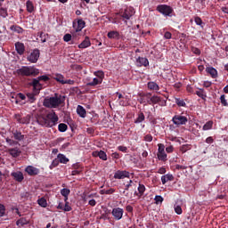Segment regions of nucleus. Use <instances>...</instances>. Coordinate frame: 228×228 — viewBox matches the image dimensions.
Segmentation results:
<instances>
[{"mask_svg":"<svg viewBox=\"0 0 228 228\" xmlns=\"http://www.w3.org/2000/svg\"><path fill=\"white\" fill-rule=\"evenodd\" d=\"M172 122L175 126H186L188 124V118L183 114H176L172 118Z\"/></svg>","mask_w":228,"mask_h":228,"instance_id":"20e7f679","label":"nucleus"},{"mask_svg":"<svg viewBox=\"0 0 228 228\" xmlns=\"http://www.w3.org/2000/svg\"><path fill=\"white\" fill-rule=\"evenodd\" d=\"M53 79L57 81V83H61V85H65V77L60 73H56Z\"/></svg>","mask_w":228,"mask_h":228,"instance_id":"a878e982","label":"nucleus"},{"mask_svg":"<svg viewBox=\"0 0 228 228\" xmlns=\"http://www.w3.org/2000/svg\"><path fill=\"white\" fill-rule=\"evenodd\" d=\"M26 6H27V12H28V13H33V12H35V5H33V2L29 0L27 1Z\"/></svg>","mask_w":228,"mask_h":228,"instance_id":"f704fd0d","label":"nucleus"},{"mask_svg":"<svg viewBox=\"0 0 228 228\" xmlns=\"http://www.w3.org/2000/svg\"><path fill=\"white\" fill-rule=\"evenodd\" d=\"M194 22L197 24V26H200V28H204V22L202 21V19L199 16L194 17Z\"/></svg>","mask_w":228,"mask_h":228,"instance_id":"09e8293b","label":"nucleus"},{"mask_svg":"<svg viewBox=\"0 0 228 228\" xmlns=\"http://www.w3.org/2000/svg\"><path fill=\"white\" fill-rule=\"evenodd\" d=\"M11 177L13 178L16 183H22L24 181V174H22L21 171L12 172Z\"/></svg>","mask_w":228,"mask_h":228,"instance_id":"2eb2a0df","label":"nucleus"},{"mask_svg":"<svg viewBox=\"0 0 228 228\" xmlns=\"http://www.w3.org/2000/svg\"><path fill=\"white\" fill-rule=\"evenodd\" d=\"M191 53H193V54H197L199 56V55H200V49H199L195 46H192L191 47Z\"/></svg>","mask_w":228,"mask_h":228,"instance_id":"e2e57ef3","label":"nucleus"},{"mask_svg":"<svg viewBox=\"0 0 228 228\" xmlns=\"http://www.w3.org/2000/svg\"><path fill=\"white\" fill-rule=\"evenodd\" d=\"M37 123H39L40 126H45V127H47V117L45 116H39L37 118Z\"/></svg>","mask_w":228,"mask_h":228,"instance_id":"c756f323","label":"nucleus"},{"mask_svg":"<svg viewBox=\"0 0 228 228\" xmlns=\"http://www.w3.org/2000/svg\"><path fill=\"white\" fill-rule=\"evenodd\" d=\"M18 76H22L26 77H35L40 74V69L33 66H22L20 69L16 70Z\"/></svg>","mask_w":228,"mask_h":228,"instance_id":"f03ea898","label":"nucleus"},{"mask_svg":"<svg viewBox=\"0 0 228 228\" xmlns=\"http://www.w3.org/2000/svg\"><path fill=\"white\" fill-rule=\"evenodd\" d=\"M157 12L165 15V17H172V13H174V9L170 7V5L167 4H159L157 6Z\"/></svg>","mask_w":228,"mask_h":228,"instance_id":"7ed1b4c3","label":"nucleus"},{"mask_svg":"<svg viewBox=\"0 0 228 228\" xmlns=\"http://www.w3.org/2000/svg\"><path fill=\"white\" fill-rule=\"evenodd\" d=\"M190 144H183L182 147H181V151L182 152H186L187 151H190Z\"/></svg>","mask_w":228,"mask_h":228,"instance_id":"0e129e2a","label":"nucleus"},{"mask_svg":"<svg viewBox=\"0 0 228 228\" xmlns=\"http://www.w3.org/2000/svg\"><path fill=\"white\" fill-rule=\"evenodd\" d=\"M148 90H151L153 92H159V85H158L154 81H151L147 83Z\"/></svg>","mask_w":228,"mask_h":228,"instance_id":"412c9836","label":"nucleus"},{"mask_svg":"<svg viewBox=\"0 0 228 228\" xmlns=\"http://www.w3.org/2000/svg\"><path fill=\"white\" fill-rule=\"evenodd\" d=\"M144 142H152V135L148 134L144 136Z\"/></svg>","mask_w":228,"mask_h":228,"instance_id":"338daca9","label":"nucleus"},{"mask_svg":"<svg viewBox=\"0 0 228 228\" xmlns=\"http://www.w3.org/2000/svg\"><path fill=\"white\" fill-rule=\"evenodd\" d=\"M57 159H59V163H62L63 165H67L69 161V158H66V156L61 153L58 154Z\"/></svg>","mask_w":228,"mask_h":228,"instance_id":"473e14b6","label":"nucleus"},{"mask_svg":"<svg viewBox=\"0 0 228 228\" xmlns=\"http://www.w3.org/2000/svg\"><path fill=\"white\" fill-rule=\"evenodd\" d=\"M10 29H11V31H14L15 33H19V34L24 32V28H20V27H19V26H17V25H12V26H11V27H10Z\"/></svg>","mask_w":228,"mask_h":228,"instance_id":"e433bc0d","label":"nucleus"},{"mask_svg":"<svg viewBox=\"0 0 228 228\" xmlns=\"http://www.w3.org/2000/svg\"><path fill=\"white\" fill-rule=\"evenodd\" d=\"M137 190L139 191V195L142 197V195L145 193V190H146L145 185L139 183Z\"/></svg>","mask_w":228,"mask_h":228,"instance_id":"603ef678","label":"nucleus"},{"mask_svg":"<svg viewBox=\"0 0 228 228\" xmlns=\"http://www.w3.org/2000/svg\"><path fill=\"white\" fill-rule=\"evenodd\" d=\"M196 95H198V97H200V99H202L203 101H206V99L208 98V94H206V90L204 89H200L199 91H196Z\"/></svg>","mask_w":228,"mask_h":228,"instance_id":"2f4dec72","label":"nucleus"},{"mask_svg":"<svg viewBox=\"0 0 228 228\" xmlns=\"http://www.w3.org/2000/svg\"><path fill=\"white\" fill-rule=\"evenodd\" d=\"M37 204L41 206V208H47V200L41 198L37 200Z\"/></svg>","mask_w":228,"mask_h":228,"instance_id":"49530a36","label":"nucleus"},{"mask_svg":"<svg viewBox=\"0 0 228 228\" xmlns=\"http://www.w3.org/2000/svg\"><path fill=\"white\" fill-rule=\"evenodd\" d=\"M13 138L16 140V142H22L24 141V134H22V132L16 130L12 132Z\"/></svg>","mask_w":228,"mask_h":228,"instance_id":"5701e85b","label":"nucleus"},{"mask_svg":"<svg viewBox=\"0 0 228 228\" xmlns=\"http://www.w3.org/2000/svg\"><path fill=\"white\" fill-rule=\"evenodd\" d=\"M175 212L176 215H183V208L179 205H175Z\"/></svg>","mask_w":228,"mask_h":228,"instance_id":"6e6d98bb","label":"nucleus"},{"mask_svg":"<svg viewBox=\"0 0 228 228\" xmlns=\"http://www.w3.org/2000/svg\"><path fill=\"white\" fill-rule=\"evenodd\" d=\"M63 211L69 212L72 211V207L69 206V202L66 200L65 206L63 207Z\"/></svg>","mask_w":228,"mask_h":228,"instance_id":"052dcab7","label":"nucleus"},{"mask_svg":"<svg viewBox=\"0 0 228 228\" xmlns=\"http://www.w3.org/2000/svg\"><path fill=\"white\" fill-rule=\"evenodd\" d=\"M60 165V159L57 158L53 160L52 164L50 165L49 168L50 170H53V168H56Z\"/></svg>","mask_w":228,"mask_h":228,"instance_id":"3c124183","label":"nucleus"},{"mask_svg":"<svg viewBox=\"0 0 228 228\" xmlns=\"http://www.w3.org/2000/svg\"><path fill=\"white\" fill-rule=\"evenodd\" d=\"M5 142L8 143V145H10L11 147H15V145H19V142L15 141L13 139H10L9 137H7L5 139Z\"/></svg>","mask_w":228,"mask_h":228,"instance_id":"c03bdc74","label":"nucleus"},{"mask_svg":"<svg viewBox=\"0 0 228 228\" xmlns=\"http://www.w3.org/2000/svg\"><path fill=\"white\" fill-rule=\"evenodd\" d=\"M133 180H130L128 182V183L126 185H125V191H123V195H125V197H127L129 195V193L126 192L129 191V188H131L133 185Z\"/></svg>","mask_w":228,"mask_h":228,"instance_id":"a18cd8bd","label":"nucleus"},{"mask_svg":"<svg viewBox=\"0 0 228 228\" xmlns=\"http://www.w3.org/2000/svg\"><path fill=\"white\" fill-rule=\"evenodd\" d=\"M27 97L28 99V102L31 104L37 101V98L35 97L37 94L35 93H27Z\"/></svg>","mask_w":228,"mask_h":228,"instance_id":"a19ab883","label":"nucleus"},{"mask_svg":"<svg viewBox=\"0 0 228 228\" xmlns=\"http://www.w3.org/2000/svg\"><path fill=\"white\" fill-rule=\"evenodd\" d=\"M119 15L122 17L123 20H125V23L127 24V20H129V19L134 15V9L133 7H128L120 12Z\"/></svg>","mask_w":228,"mask_h":228,"instance_id":"0eeeda50","label":"nucleus"},{"mask_svg":"<svg viewBox=\"0 0 228 228\" xmlns=\"http://www.w3.org/2000/svg\"><path fill=\"white\" fill-rule=\"evenodd\" d=\"M131 173L126 170H118L114 173V179H129Z\"/></svg>","mask_w":228,"mask_h":228,"instance_id":"9d476101","label":"nucleus"},{"mask_svg":"<svg viewBox=\"0 0 228 228\" xmlns=\"http://www.w3.org/2000/svg\"><path fill=\"white\" fill-rule=\"evenodd\" d=\"M37 37H39V38L43 44H45V42H47V37H49V35L44 34V32H39L37 34Z\"/></svg>","mask_w":228,"mask_h":228,"instance_id":"37998d69","label":"nucleus"},{"mask_svg":"<svg viewBox=\"0 0 228 228\" xmlns=\"http://www.w3.org/2000/svg\"><path fill=\"white\" fill-rule=\"evenodd\" d=\"M168 181H174V175L167 174L161 176V183L162 184H167Z\"/></svg>","mask_w":228,"mask_h":228,"instance_id":"393cba45","label":"nucleus"},{"mask_svg":"<svg viewBox=\"0 0 228 228\" xmlns=\"http://www.w3.org/2000/svg\"><path fill=\"white\" fill-rule=\"evenodd\" d=\"M64 42H70L72 40V35L70 34H66L63 37Z\"/></svg>","mask_w":228,"mask_h":228,"instance_id":"680f3d73","label":"nucleus"},{"mask_svg":"<svg viewBox=\"0 0 228 228\" xmlns=\"http://www.w3.org/2000/svg\"><path fill=\"white\" fill-rule=\"evenodd\" d=\"M47 118V127H54V126L58 125V120H60V118H58V115H56V112L52 111L46 115Z\"/></svg>","mask_w":228,"mask_h":228,"instance_id":"423d86ee","label":"nucleus"},{"mask_svg":"<svg viewBox=\"0 0 228 228\" xmlns=\"http://www.w3.org/2000/svg\"><path fill=\"white\" fill-rule=\"evenodd\" d=\"M175 104H177V106H179L180 108H186V102H184V100L181 99V98H175Z\"/></svg>","mask_w":228,"mask_h":228,"instance_id":"58836bf2","label":"nucleus"},{"mask_svg":"<svg viewBox=\"0 0 228 228\" xmlns=\"http://www.w3.org/2000/svg\"><path fill=\"white\" fill-rule=\"evenodd\" d=\"M61 104H65V96L55 94L54 96L46 97L43 102L45 108H60Z\"/></svg>","mask_w":228,"mask_h":228,"instance_id":"f257e3e1","label":"nucleus"},{"mask_svg":"<svg viewBox=\"0 0 228 228\" xmlns=\"http://www.w3.org/2000/svg\"><path fill=\"white\" fill-rule=\"evenodd\" d=\"M37 79L39 81H44L45 83V82L49 81L50 78H49V77H47V75H43V76L38 77Z\"/></svg>","mask_w":228,"mask_h":228,"instance_id":"13d9d810","label":"nucleus"},{"mask_svg":"<svg viewBox=\"0 0 228 228\" xmlns=\"http://www.w3.org/2000/svg\"><path fill=\"white\" fill-rule=\"evenodd\" d=\"M5 211H6V208L4 207V205L0 204V217L4 216Z\"/></svg>","mask_w":228,"mask_h":228,"instance_id":"bf43d9fd","label":"nucleus"},{"mask_svg":"<svg viewBox=\"0 0 228 228\" xmlns=\"http://www.w3.org/2000/svg\"><path fill=\"white\" fill-rule=\"evenodd\" d=\"M208 74H209L211 76V77H213L214 79L218 77V71L216 70V69L213 68V67H208L206 69Z\"/></svg>","mask_w":228,"mask_h":228,"instance_id":"b1692460","label":"nucleus"},{"mask_svg":"<svg viewBox=\"0 0 228 228\" xmlns=\"http://www.w3.org/2000/svg\"><path fill=\"white\" fill-rule=\"evenodd\" d=\"M161 101V98L158 95H151L148 101V104H158Z\"/></svg>","mask_w":228,"mask_h":228,"instance_id":"cd10ccee","label":"nucleus"},{"mask_svg":"<svg viewBox=\"0 0 228 228\" xmlns=\"http://www.w3.org/2000/svg\"><path fill=\"white\" fill-rule=\"evenodd\" d=\"M14 45L15 51L20 56H22L26 53V45H24V43L16 42Z\"/></svg>","mask_w":228,"mask_h":228,"instance_id":"4468645a","label":"nucleus"},{"mask_svg":"<svg viewBox=\"0 0 228 228\" xmlns=\"http://www.w3.org/2000/svg\"><path fill=\"white\" fill-rule=\"evenodd\" d=\"M108 38H115L116 40H118L120 38V33L116 30L110 31L107 34Z\"/></svg>","mask_w":228,"mask_h":228,"instance_id":"bb28decb","label":"nucleus"},{"mask_svg":"<svg viewBox=\"0 0 228 228\" xmlns=\"http://www.w3.org/2000/svg\"><path fill=\"white\" fill-rule=\"evenodd\" d=\"M158 147H159L158 152H165V144H163V143H159V144H158Z\"/></svg>","mask_w":228,"mask_h":228,"instance_id":"69168bd1","label":"nucleus"},{"mask_svg":"<svg viewBox=\"0 0 228 228\" xmlns=\"http://www.w3.org/2000/svg\"><path fill=\"white\" fill-rule=\"evenodd\" d=\"M136 65L138 67H149V59L145 57H138L136 59Z\"/></svg>","mask_w":228,"mask_h":228,"instance_id":"a211bd4d","label":"nucleus"},{"mask_svg":"<svg viewBox=\"0 0 228 228\" xmlns=\"http://www.w3.org/2000/svg\"><path fill=\"white\" fill-rule=\"evenodd\" d=\"M90 45H92L90 37H86L85 40L80 45H78V49H86V47H90Z\"/></svg>","mask_w":228,"mask_h":228,"instance_id":"4be33fe9","label":"nucleus"},{"mask_svg":"<svg viewBox=\"0 0 228 228\" xmlns=\"http://www.w3.org/2000/svg\"><path fill=\"white\" fill-rule=\"evenodd\" d=\"M85 26H86V22L83 20V19H78L76 24V21H73V28L76 30V33H79V31H83Z\"/></svg>","mask_w":228,"mask_h":228,"instance_id":"9b49d317","label":"nucleus"},{"mask_svg":"<svg viewBox=\"0 0 228 228\" xmlns=\"http://www.w3.org/2000/svg\"><path fill=\"white\" fill-rule=\"evenodd\" d=\"M92 156L93 158H100L102 161H108V155L102 150L93 151Z\"/></svg>","mask_w":228,"mask_h":228,"instance_id":"ddd939ff","label":"nucleus"},{"mask_svg":"<svg viewBox=\"0 0 228 228\" xmlns=\"http://www.w3.org/2000/svg\"><path fill=\"white\" fill-rule=\"evenodd\" d=\"M0 17H3L4 19H5V17H8V10L3 7L0 8Z\"/></svg>","mask_w":228,"mask_h":228,"instance_id":"5fc2aeb1","label":"nucleus"},{"mask_svg":"<svg viewBox=\"0 0 228 228\" xmlns=\"http://www.w3.org/2000/svg\"><path fill=\"white\" fill-rule=\"evenodd\" d=\"M61 195H62V197H64V200L65 202H67V200H69V195H70V190L64 188L61 190Z\"/></svg>","mask_w":228,"mask_h":228,"instance_id":"7c9ffc66","label":"nucleus"},{"mask_svg":"<svg viewBox=\"0 0 228 228\" xmlns=\"http://www.w3.org/2000/svg\"><path fill=\"white\" fill-rule=\"evenodd\" d=\"M15 120L18 122V124H25L28 125L29 122H31V115H26L25 117L22 118L20 114H15L14 115Z\"/></svg>","mask_w":228,"mask_h":228,"instance_id":"1a4fd4ad","label":"nucleus"},{"mask_svg":"<svg viewBox=\"0 0 228 228\" xmlns=\"http://www.w3.org/2000/svg\"><path fill=\"white\" fill-rule=\"evenodd\" d=\"M94 75L96 76V79L98 81L102 83V81L104 80V71L102 70L94 71Z\"/></svg>","mask_w":228,"mask_h":228,"instance_id":"c85d7f7f","label":"nucleus"},{"mask_svg":"<svg viewBox=\"0 0 228 228\" xmlns=\"http://www.w3.org/2000/svg\"><path fill=\"white\" fill-rule=\"evenodd\" d=\"M39 59L40 50L38 48L31 50V52L27 54V61H28L29 63H37Z\"/></svg>","mask_w":228,"mask_h":228,"instance_id":"39448f33","label":"nucleus"},{"mask_svg":"<svg viewBox=\"0 0 228 228\" xmlns=\"http://www.w3.org/2000/svg\"><path fill=\"white\" fill-rule=\"evenodd\" d=\"M58 129H59L60 133H65V131H67V129H69V126H67V124L61 123L58 126Z\"/></svg>","mask_w":228,"mask_h":228,"instance_id":"de8ad7c7","label":"nucleus"},{"mask_svg":"<svg viewBox=\"0 0 228 228\" xmlns=\"http://www.w3.org/2000/svg\"><path fill=\"white\" fill-rule=\"evenodd\" d=\"M203 131H209L210 129H213V121L209 120L202 127Z\"/></svg>","mask_w":228,"mask_h":228,"instance_id":"79ce46f5","label":"nucleus"},{"mask_svg":"<svg viewBox=\"0 0 228 228\" xmlns=\"http://www.w3.org/2000/svg\"><path fill=\"white\" fill-rule=\"evenodd\" d=\"M97 85H102V82H100V80L97 79V77L93 78L91 82H86V86H97Z\"/></svg>","mask_w":228,"mask_h":228,"instance_id":"72a5a7b5","label":"nucleus"},{"mask_svg":"<svg viewBox=\"0 0 228 228\" xmlns=\"http://www.w3.org/2000/svg\"><path fill=\"white\" fill-rule=\"evenodd\" d=\"M30 86H33V91L37 92V94L42 90V84H40V80L38 78H33L30 83Z\"/></svg>","mask_w":228,"mask_h":228,"instance_id":"f3484780","label":"nucleus"},{"mask_svg":"<svg viewBox=\"0 0 228 228\" xmlns=\"http://www.w3.org/2000/svg\"><path fill=\"white\" fill-rule=\"evenodd\" d=\"M118 151H120L121 152H127V147L126 146H118Z\"/></svg>","mask_w":228,"mask_h":228,"instance_id":"774afa93","label":"nucleus"},{"mask_svg":"<svg viewBox=\"0 0 228 228\" xmlns=\"http://www.w3.org/2000/svg\"><path fill=\"white\" fill-rule=\"evenodd\" d=\"M25 172L31 176H35V175H38V174H40V169L33 167V166H28L25 168Z\"/></svg>","mask_w":228,"mask_h":228,"instance_id":"dca6fc26","label":"nucleus"},{"mask_svg":"<svg viewBox=\"0 0 228 228\" xmlns=\"http://www.w3.org/2000/svg\"><path fill=\"white\" fill-rule=\"evenodd\" d=\"M77 113L81 118H86V110L81 105H77Z\"/></svg>","mask_w":228,"mask_h":228,"instance_id":"aec40b11","label":"nucleus"},{"mask_svg":"<svg viewBox=\"0 0 228 228\" xmlns=\"http://www.w3.org/2000/svg\"><path fill=\"white\" fill-rule=\"evenodd\" d=\"M28 224H29V221L26 217H21L16 222V225H20L21 227L28 225Z\"/></svg>","mask_w":228,"mask_h":228,"instance_id":"4c0bfd02","label":"nucleus"},{"mask_svg":"<svg viewBox=\"0 0 228 228\" xmlns=\"http://www.w3.org/2000/svg\"><path fill=\"white\" fill-rule=\"evenodd\" d=\"M97 197V193L84 194L83 201L86 202L88 199H94Z\"/></svg>","mask_w":228,"mask_h":228,"instance_id":"8fccbe9b","label":"nucleus"},{"mask_svg":"<svg viewBox=\"0 0 228 228\" xmlns=\"http://www.w3.org/2000/svg\"><path fill=\"white\" fill-rule=\"evenodd\" d=\"M8 152H9L10 156H12V158H19V156H20V154H22V151L18 147L10 148L8 150Z\"/></svg>","mask_w":228,"mask_h":228,"instance_id":"6ab92c4d","label":"nucleus"},{"mask_svg":"<svg viewBox=\"0 0 228 228\" xmlns=\"http://www.w3.org/2000/svg\"><path fill=\"white\" fill-rule=\"evenodd\" d=\"M111 215L116 220V222H118V220H122L124 218V208H121L119 207L114 208L111 211Z\"/></svg>","mask_w":228,"mask_h":228,"instance_id":"6e6552de","label":"nucleus"},{"mask_svg":"<svg viewBox=\"0 0 228 228\" xmlns=\"http://www.w3.org/2000/svg\"><path fill=\"white\" fill-rule=\"evenodd\" d=\"M152 95L151 93H140L138 102L140 104H149V99Z\"/></svg>","mask_w":228,"mask_h":228,"instance_id":"f8f14e48","label":"nucleus"},{"mask_svg":"<svg viewBox=\"0 0 228 228\" xmlns=\"http://www.w3.org/2000/svg\"><path fill=\"white\" fill-rule=\"evenodd\" d=\"M157 158L159 161H167V153L165 151L158 152Z\"/></svg>","mask_w":228,"mask_h":228,"instance_id":"ea45409f","label":"nucleus"},{"mask_svg":"<svg viewBox=\"0 0 228 228\" xmlns=\"http://www.w3.org/2000/svg\"><path fill=\"white\" fill-rule=\"evenodd\" d=\"M220 101H221V104L222 106H224V107H228V102H227V100L225 99V94H222L220 96Z\"/></svg>","mask_w":228,"mask_h":228,"instance_id":"864d4df0","label":"nucleus"},{"mask_svg":"<svg viewBox=\"0 0 228 228\" xmlns=\"http://www.w3.org/2000/svg\"><path fill=\"white\" fill-rule=\"evenodd\" d=\"M143 120H145V115L143 114V112H139L138 117L134 120V124H142Z\"/></svg>","mask_w":228,"mask_h":228,"instance_id":"c9c22d12","label":"nucleus"},{"mask_svg":"<svg viewBox=\"0 0 228 228\" xmlns=\"http://www.w3.org/2000/svg\"><path fill=\"white\" fill-rule=\"evenodd\" d=\"M155 204H161V202H163V197L157 195L155 196Z\"/></svg>","mask_w":228,"mask_h":228,"instance_id":"4d7b16f0","label":"nucleus"}]
</instances>
